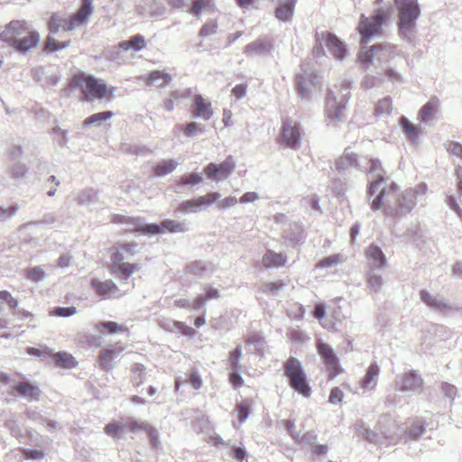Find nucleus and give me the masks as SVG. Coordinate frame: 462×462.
<instances>
[{
    "instance_id": "nucleus-44",
    "label": "nucleus",
    "mask_w": 462,
    "mask_h": 462,
    "mask_svg": "<svg viewBox=\"0 0 462 462\" xmlns=\"http://www.w3.org/2000/svg\"><path fill=\"white\" fill-rule=\"evenodd\" d=\"M302 227L299 225H295L294 228H289L283 230L282 236L284 239L290 241L292 244L299 243L302 238Z\"/></svg>"
},
{
    "instance_id": "nucleus-26",
    "label": "nucleus",
    "mask_w": 462,
    "mask_h": 462,
    "mask_svg": "<svg viewBox=\"0 0 462 462\" xmlns=\"http://www.w3.org/2000/svg\"><path fill=\"white\" fill-rule=\"evenodd\" d=\"M194 108L193 113L197 117H200L204 120H208L213 116V110L210 102L205 100V98L196 94L193 97Z\"/></svg>"
},
{
    "instance_id": "nucleus-61",
    "label": "nucleus",
    "mask_w": 462,
    "mask_h": 462,
    "mask_svg": "<svg viewBox=\"0 0 462 462\" xmlns=\"http://www.w3.org/2000/svg\"><path fill=\"white\" fill-rule=\"evenodd\" d=\"M217 24L216 22L206 23L199 31L200 37H207L217 32Z\"/></svg>"
},
{
    "instance_id": "nucleus-27",
    "label": "nucleus",
    "mask_w": 462,
    "mask_h": 462,
    "mask_svg": "<svg viewBox=\"0 0 462 462\" xmlns=\"http://www.w3.org/2000/svg\"><path fill=\"white\" fill-rule=\"evenodd\" d=\"M380 374V366L376 362H372L368 366L365 374L360 382V387L363 390H374L377 384V379Z\"/></svg>"
},
{
    "instance_id": "nucleus-60",
    "label": "nucleus",
    "mask_w": 462,
    "mask_h": 462,
    "mask_svg": "<svg viewBox=\"0 0 462 462\" xmlns=\"http://www.w3.org/2000/svg\"><path fill=\"white\" fill-rule=\"evenodd\" d=\"M76 311L75 307H57L53 309L51 313L55 316L68 318L74 315Z\"/></svg>"
},
{
    "instance_id": "nucleus-18",
    "label": "nucleus",
    "mask_w": 462,
    "mask_h": 462,
    "mask_svg": "<svg viewBox=\"0 0 462 462\" xmlns=\"http://www.w3.org/2000/svg\"><path fill=\"white\" fill-rule=\"evenodd\" d=\"M365 256L368 262V270L383 271L386 268V256L377 245L371 244L365 251Z\"/></svg>"
},
{
    "instance_id": "nucleus-56",
    "label": "nucleus",
    "mask_w": 462,
    "mask_h": 462,
    "mask_svg": "<svg viewBox=\"0 0 462 462\" xmlns=\"http://www.w3.org/2000/svg\"><path fill=\"white\" fill-rule=\"evenodd\" d=\"M246 342L248 345L254 346L259 351L263 349L265 344L264 338L257 333L250 335L246 338Z\"/></svg>"
},
{
    "instance_id": "nucleus-36",
    "label": "nucleus",
    "mask_w": 462,
    "mask_h": 462,
    "mask_svg": "<svg viewBox=\"0 0 462 462\" xmlns=\"http://www.w3.org/2000/svg\"><path fill=\"white\" fill-rule=\"evenodd\" d=\"M420 295L421 300L432 310L444 311L448 309L446 302L442 299L431 295L425 290L420 291Z\"/></svg>"
},
{
    "instance_id": "nucleus-52",
    "label": "nucleus",
    "mask_w": 462,
    "mask_h": 462,
    "mask_svg": "<svg viewBox=\"0 0 462 462\" xmlns=\"http://www.w3.org/2000/svg\"><path fill=\"white\" fill-rule=\"evenodd\" d=\"M383 82V79L380 77H375L373 75H365L361 82L362 88L365 89H370L374 87L381 85Z\"/></svg>"
},
{
    "instance_id": "nucleus-28",
    "label": "nucleus",
    "mask_w": 462,
    "mask_h": 462,
    "mask_svg": "<svg viewBox=\"0 0 462 462\" xmlns=\"http://www.w3.org/2000/svg\"><path fill=\"white\" fill-rule=\"evenodd\" d=\"M48 27L51 34H56L60 29H62L65 32H69L76 28L75 25H72V19H67L61 15L57 14H53L49 22Z\"/></svg>"
},
{
    "instance_id": "nucleus-62",
    "label": "nucleus",
    "mask_w": 462,
    "mask_h": 462,
    "mask_svg": "<svg viewBox=\"0 0 462 462\" xmlns=\"http://www.w3.org/2000/svg\"><path fill=\"white\" fill-rule=\"evenodd\" d=\"M117 247L123 252V254L128 258L135 254L137 244L134 242L122 243Z\"/></svg>"
},
{
    "instance_id": "nucleus-6",
    "label": "nucleus",
    "mask_w": 462,
    "mask_h": 462,
    "mask_svg": "<svg viewBox=\"0 0 462 462\" xmlns=\"http://www.w3.org/2000/svg\"><path fill=\"white\" fill-rule=\"evenodd\" d=\"M356 433L369 442L379 446L384 444H396L401 439V435L396 433V424L389 417H383L378 422L380 432L372 430L360 421L355 424Z\"/></svg>"
},
{
    "instance_id": "nucleus-32",
    "label": "nucleus",
    "mask_w": 462,
    "mask_h": 462,
    "mask_svg": "<svg viewBox=\"0 0 462 462\" xmlns=\"http://www.w3.org/2000/svg\"><path fill=\"white\" fill-rule=\"evenodd\" d=\"M121 349L116 347H107L99 352V362L101 369L110 371L113 368L112 361L119 356Z\"/></svg>"
},
{
    "instance_id": "nucleus-22",
    "label": "nucleus",
    "mask_w": 462,
    "mask_h": 462,
    "mask_svg": "<svg viewBox=\"0 0 462 462\" xmlns=\"http://www.w3.org/2000/svg\"><path fill=\"white\" fill-rule=\"evenodd\" d=\"M91 287L102 300L114 297L119 291L117 285L112 280L102 282L97 279H93L91 281Z\"/></svg>"
},
{
    "instance_id": "nucleus-16",
    "label": "nucleus",
    "mask_w": 462,
    "mask_h": 462,
    "mask_svg": "<svg viewBox=\"0 0 462 462\" xmlns=\"http://www.w3.org/2000/svg\"><path fill=\"white\" fill-rule=\"evenodd\" d=\"M235 162L232 156H228L219 164L209 163L205 168V173L209 179L221 180L228 178L235 169Z\"/></svg>"
},
{
    "instance_id": "nucleus-29",
    "label": "nucleus",
    "mask_w": 462,
    "mask_h": 462,
    "mask_svg": "<svg viewBox=\"0 0 462 462\" xmlns=\"http://www.w3.org/2000/svg\"><path fill=\"white\" fill-rule=\"evenodd\" d=\"M147 46V42L142 34H135L127 41L118 42L117 48L124 51H132L134 52L141 51Z\"/></svg>"
},
{
    "instance_id": "nucleus-33",
    "label": "nucleus",
    "mask_w": 462,
    "mask_h": 462,
    "mask_svg": "<svg viewBox=\"0 0 462 462\" xmlns=\"http://www.w3.org/2000/svg\"><path fill=\"white\" fill-rule=\"evenodd\" d=\"M160 229L156 234H162L165 232L169 233H185L189 230L188 224L186 222H179L172 219H164L158 224Z\"/></svg>"
},
{
    "instance_id": "nucleus-8",
    "label": "nucleus",
    "mask_w": 462,
    "mask_h": 462,
    "mask_svg": "<svg viewBox=\"0 0 462 462\" xmlns=\"http://www.w3.org/2000/svg\"><path fill=\"white\" fill-rule=\"evenodd\" d=\"M284 375L288 378L291 389L304 397H309L311 393L307 375L302 364L296 357L291 356L283 364Z\"/></svg>"
},
{
    "instance_id": "nucleus-24",
    "label": "nucleus",
    "mask_w": 462,
    "mask_h": 462,
    "mask_svg": "<svg viewBox=\"0 0 462 462\" xmlns=\"http://www.w3.org/2000/svg\"><path fill=\"white\" fill-rule=\"evenodd\" d=\"M41 390L38 386L31 383L30 382L17 383L13 391V395L23 396L29 401H38L41 396Z\"/></svg>"
},
{
    "instance_id": "nucleus-7",
    "label": "nucleus",
    "mask_w": 462,
    "mask_h": 462,
    "mask_svg": "<svg viewBox=\"0 0 462 462\" xmlns=\"http://www.w3.org/2000/svg\"><path fill=\"white\" fill-rule=\"evenodd\" d=\"M70 86L81 89L85 100L90 97L101 99L107 96H112L114 91L107 88L103 79H98L94 76H87L85 73H79L73 76Z\"/></svg>"
},
{
    "instance_id": "nucleus-45",
    "label": "nucleus",
    "mask_w": 462,
    "mask_h": 462,
    "mask_svg": "<svg viewBox=\"0 0 462 462\" xmlns=\"http://www.w3.org/2000/svg\"><path fill=\"white\" fill-rule=\"evenodd\" d=\"M425 432L423 422L419 420H414L408 428L407 436L412 439H418Z\"/></svg>"
},
{
    "instance_id": "nucleus-50",
    "label": "nucleus",
    "mask_w": 462,
    "mask_h": 462,
    "mask_svg": "<svg viewBox=\"0 0 462 462\" xmlns=\"http://www.w3.org/2000/svg\"><path fill=\"white\" fill-rule=\"evenodd\" d=\"M20 206L17 203H14L6 208L0 206V222L10 220L14 216H15Z\"/></svg>"
},
{
    "instance_id": "nucleus-25",
    "label": "nucleus",
    "mask_w": 462,
    "mask_h": 462,
    "mask_svg": "<svg viewBox=\"0 0 462 462\" xmlns=\"http://www.w3.org/2000/svg\"><path fill=\"white\" fill-rule=\"evenodd\" d=\"M288 257L282 253H276L273 250L268 249L263 254L262 263L265 268L278 269L286 264Z\"/></svg>"
},
{
    "instance_id": "nucleus-5",
    "label": "nucleus",
    "mask_w": 462,
    "mask_h": 462,
    "mask_svg": "<svg viewBox=\"0 0 462 462\" xmlns=\"http://www.w3.org/2000/svg\"><path fill=\"white\" fill-rule=\"evenodd\" d=\"M426 191V184L420 183L413 189H405L400 196L396 197L393 202L387 199L389 196H386L383 204L385 214L399 217L406 216L414 208L420 197L425 195Z\"/></svg>"
},
{
    "instance_id": "nucleus-46",
    "label": "nucleus",
    "mask_w": 462,
    "mask_h": 462,
    "mask_svg": "<svg viewBox=\"0 0 462 462\" xmlns=\"http://www.w3.org/2000/svg\"><path fill=\"white\" fill-rule=\"evenodd\" d=\"M393 110L392 99L389 97H385L380 99L375 106L376 116H387L390 115Z\"/></svg>"
},
{
    "instance_id": "nucleus-35",
    "label": "nucleus",
    "mask_w": 462,
    "mask_h": 462,
    "mask_svg": "<svg viewBox=\"0 0 462 462\" xmlns=\"http://www.w3.org/2000/svg\"><path fill=\"white\" fill-rule=\"evenodd\" d=\"M172 78L170 74L161 70H152L144 79L147 85L163 88L171 81Z\"/></svg>"
},
{
    "instance_id": "nucleus-17",
    "label": "nucleus",
    "mask_w": 462,
    "mask_h": 462,
    "mask_svg": "<svg viewBox=\"0 0 462 462\" xmlns=\"http://www.w3.org/2000/svg\"><path fill=\"white\" fill-rule=\"evenodd\" d=\"M316 78L310 73H299L295 77V88L299 97L307 102L310 99L311 93L315 88L314 79Z\"/></svg>"
},
{
    "instance_id": "nucleus-53",
    "label": "nucleus",
    "mask_w": 462,
    "mask_h": 462,
    "mask_svg": "<svg viewBox=\"0 0 462 462\" xmlns=\"http://www.w3.org/2000/svg\"><path fill=\"white\" fill-rule=\"evenodd\" d=\"M286 286L282 281L274 282H266L262 285V291L263 293H271L274 295L278 291L282 290Z\"/></svg>"
},
{
    "instance_id": "nucleus-64",
    "label": "nucleus",
    "mask_w": 462,
    "mask_h": 462,
    "mask_svg": "<svg viewBox=\"0 0 462 462\" xmlns=\"http://www.w3.org/2000/svg\"><path fill=\"white\" fill-rule=\"evenodd\" d=\"M27 171V167L24 164L19 162L14 163L10 170L12 177L16 179L23 178L26 174Z\"/></svg>"
},
{
    "instance_id": "nucleus-51",
    "label": "nucleus",
    "mask_w": 462,
    "mask_h": 462,
    "mask_svg": "<svg viewBox=\"0 0 462 462\" xmlns=\"http://www.w3.org/2000/svg\"><path fill=\"white\" fill-rule=\"evenodd\" d=\"M242 352L243 350L240 345L236 346V348L230 352L228 360L232 369H241L239 361L242 358Z\"/></svg>"
},
{
    "instance_id": "nucleus-11",
    "label": "nucleus",
    "mask_w": 462,
    "mask_h": 462,
    "mask_svg": "<svg viewBox=\"0 0 462 462\" xmlns=\"http://www.w3.org/2000/svg\"><path fill=\"white\" fill-rule=\"evenodd\" d=\"M362 158L351 151L350 147L344 150L343 154L336 162V171L341 175L349 174L353 170L363 171L365 165Z\"/></svg>"
},
{
    "instance_id": "nucleus-63",
    "label": "nucleus",
    "mask_w": 462,
    "mask_h": 462,
    "mask_svg": "<svg viewBox=\"0 0 462 462\" xmlns=\"http://www.w3.org/2000/svg\"><path fill=\"white\" fill-rule=\"evenodd\" d=\"M236 410L240 422H245L250 414V405L246 402H242Z\"/></svg>"
},
{
    "instance_id": "nucleus-34",
    "label": "nucleus",
    "mask_w": 462,
    "mask_h": 462,
    "mask_svg": "<svg viewBox=\"0 0 462 462\" xmlns=\"http://www.w3.org/2000/svg\"><path fill=\"white\" fill-rule=\"evenodd\" d=\"M140 265L137 263H123L115 267H109V271L116 274L117 278L123 281H127L128 278L137 270Z\"/></svg>"
},
{
    "instance_id": "nucleus-9",
    "label": "nucleus",
    "mask_w": 462,
    "mask_h": 462,
    "mask_svg": "<svg viewBox=\"0 0 462 462\" xmlns=\"http://www.w3.org/2000/svg\"><path fill=\"white\" fill-rule=\"evenodd\" d=\"M397 47L389 43L375 44L369 49L364 46L358 60L365 69H368L374 61L379 64L387 63L397 55Z\"/></svg>"
},
{
    "instance_id": "nucleus-15",
    "label": "nucleus",
    "mask_w": 462,
    "mask_h": 462,
    "mask_svg": "<svg viewBox=\"0 0 462 462\" xmlns=\"http://www.w3.org/2000/svg\"><path fill=\"white\" fill-rule=\"evenodd\" d=\"M273 50V41L270 37H259L246 44L244 53L247 57L270 55Z\"/></svg>"
},
{
    "instance_id": "nucleus-19",
    "label": "nucleus",
    "mask_w": 462,
    "mask_h": 462,
    "mask_svg": "<svg viewBox=\"0 0 462 462\" xmlns=\"http://www.w3.org/2000/svg\"><path fill=\"white\" fill-rule=\"evenodd\" d=\"M322 40L329 53L337 60H342L346 55V49L336 34L332 32H321Z\"/></svg>"
},
{
    "instance_id": "nucleus-12",
    "label": "nucleus",
    "mask_w": 462,
    "mask_h": 462,
    "mask_svg": "<svg viewBox=\"0 0 462 462\" xmlns=\"http://www.w3.org/2000/svg\"><path fill=\"white\" fill-rule=\"evenodd\" d=\"M281 139L288 147L293 150L299 149L301 140L300 124L291 118L283 119Z\"/></svg>"
},
{
    "instance_id": "nucleus-2",
    "label": "nucleus",
    "mask_w": 462,
    "mask_h": 462,
    "mask_svg": "<svg viewBox=\"0 0 462 462\" xmlns=\"http://www.w3.org/2000/svg\"><path fill=\"white\" fill-rule=\"evenodd\" d=\"M0 41L13 47L18 53L26 54L38 46L40 34L26 21L13 20L0 32Z\"/></svg>"
},
{
    "instance_id": "nucleus-40",
    "label": "nucleus",
    "mask_w": 462,
    "mask_h": 462,
    "mask_svg": "<svg viewBox=\"0 0 462 462\" xmlns=\"http://www.w3.org/2000/svg\"><path fill=\"white\" fill-rule=\"evenodd\" d=\"M113 116H114V113L109 110L98 112V113L93 114L92 116L87 117L84 120L83 124H84V126H86V127H88L91 125L100 126V125H102V124L105 121L109 120Z\"/></svg>"
},
{
    "instance_id": "nucleus-39",
    "label": "nucleus",
    "mask_w": 462,
    "mask_h": 462,
    "mask_svg": "<svg viewBox=\"0 0 462 462\" xmlns=\"http://www.w3.org/2000/svg\"><path fill=\"white\" fill-rule=\"evenodd\" d=\"M401 126L408 139L411 143H416L419 140L420 127L413 125L408 118L404 116L401 118Z\"/></svg>"
},
{
    "instance_id": "nucleus-57",
    "label": "nucleus",
    "mask_w": 462,
    "mask_h": 462,
    "mask_svg": "<svg viewBox=\"0 0 462 462\" xmlns=\"http://www.w3.org/2000/svg\"><path fill=\"white\" fill-rule=\"evenodd\" d=\"M54 140L57 142L58 145L61 148L66 147L68 143L67 131L55 127L53 128Z\"/></svg>"
},
{
    "instance_id": "nucleus-13",
    "label": "nucleus",
    "mask_w": 462,
    "mask_h": 462,
    "mask_svg": "<svg viewBox=\"0 0 462 462\" xmlns=\"http://www.w3.org/2000/svg\"><path fill=\"white\" fill-rule=\"evenodd\" d=\"M220 198L218 192H210L207 195L198 197L193 199H188L182 201L179 206L177 210L180 212L187 213L192 212L197 213L200 210L209 207L211 204L216 202Z\"/></svg>"
},
{
    "instance_id": "nucleus-41",
    "label": "nucleus",
    "mask_w": 462,
    "mask_h": 462,
    "mask_svg": "<svg viewBox=\"0 0 462 462\" xmlns=\"http://www.w3.org/2000/svg\"><path fill=\"white\" fill-rule=\"evenodd\" d=\"M97 192L93 189H86L81 190L76 199L78 205L89 206L97 202Z\"/></svg>"
},
{
    "instance_id": "nucleus-10",
    "label": "nucleus",
    "mask_w": 462,
    "mask_h": 462,
    "mask_svg": "<svg viewBox=\"0 0 462 462\" xmlns=\"http://www.w3.org/2000/svg\"><path fill=\"white\" fill-rule=\"evenodd\" d=\"M389 9L378 8L372 17L362 14L357 30L362 37V42H369L373 37L381 34L382 25L390 18Z\"/></svg>"
},
{
    "instance_id": "nucleus-38",
    "label": "nucleus",
    "mask_w": 462,
    "mask_h": 462,
    "mask_svg": "<svg viewBox=\"0 0 462 462\" xmlns=\"http://www.w3.org/2000/svg\"><path fill=\"white\" fill-rule=\"evenodd\" d=\"M375 270H368L366 273V283L370 293L379 292L383 287V280L381 274Z\"/></svg>"
},
{
    "instance_id": "nucleus-54",
    "label": "nucleus",
    "mask_w": 462,
    "mask_h": 462,
    "mask_svg": "<svg viewBox=\"0 0 462 462\" xmlns=\"http://www.w3.org/2000/svg\"><path fill=\"white\" fill-rule=\"evenodd\" d=\"M171 323L173 328L177 329L180 334L184 336L193 337L195 335L194 329L191 327L186 325L184 322L171 320Z\"/></svg>"
},
{
    "instance_id": "nucleus-3",
    "label": "nucleus",
    "mask_w": 462,
    "mask_h": 462,
    "mask_svg": "<svg viewBox=\"0 0 462 462\" xmlns=\"http://www.w3.org/2000/svg\"><path fill=\"white\" fill-rule=\"evenodd\" d=\"M350 89L351 82L342 79L328 90L326 113L330 123L346 120V105L350 97Z\"/></svg>"
},
{
    "instance_id": "nucleus-30",
    "label": "nucleus",
    "mask_w": 462,
    "mask_h": 462,
    "mask_svg": "<svg viewBox=\"0 0 462 462\" xmlns=\"http://www.w3.org/2000/svg\"><path fill=\"white\" fill-rule=\"evenodd\" d=\"M93 13L92 0H81L79 9L71 16L72 25L76 27L86 23Z\"/></svg>"
},
{
    "instance_id": "nucleus-14",
    "label": "nucleus",
    "mask_w": 462,
    "mask_h": 462,
    "mask_svg": "<svg viewBox=\"0 0 462 462\" xmlns=\"http://www.w3.org/2000/svg\"><path fill=\"white\" fill-rule=\"evenodd\" d=\"M316 347L323 362L329 369L330 376L336 377L340 373L339 359L334 349L321 339L316 341Z\"/></svg>"
},
{
    "instance_id": "nucleus-48",
    "label": "nucleus",
    "mask_w": 462,
    "mask_h": 462,
    "mask_svg": "<svg viewBox=\"0 0 462 462\" xmlns=\"http://www.w3.org/2000/svg\"><path fill=\"white\" fill-rule=\"evenodd\" d=\"M208 263L204 261H194L187 265V271L194 275H200L208 271Z\"/></svg>"
},
{
    "instance_id": "nucleus-42",
    "label": "nucleus",
    "mask_w": 462,
    "mask_h": 462,
    "mask_svg": "<svg viewBox=\"0 0 462 462\" xmlns=\"http://www.w3.org/2000/svg\"><path fill=\"white\" fill-rule=\"evenodd\" d=\"M179 162L173 159L162 160L154 168V173L159 177H163L172 172Z\"/></svg>"
},
{
    "instance_id": "nucleus-49",
    "label": "nucleus",
    "mask_w": 462,
    "mask_h": 462,
    "mask_svg": "<svg viewBox=\"0 0 462 462\" xmlns=\"http://www.w3.org/2000/svg\"><path fill=\"white\" fill-rule=\"evenodd\" d=\"M26 277L34 282H39L44 280L45 272L41 266H34L26 270Z\"/></svg>"
},
{
    "instance_id": "nucleus-20",
    "label": "nucleus",
    "mask_w": 462,
    "mask_h": 462,
    "mask_svg": "<svg viewBox=\"0 0 462 462\" xmlns=\"http://www.w3.org/2000/svg\"><path fill=\"white\" fill-rule=\"evenodd\" d=\"M126 230L142 234L156 235L160 227L157 223L148 224L141 217H128L125 222Z\"/></svg>"
},
{
    "instance_id": "nucleus-55",
    "label": "nucleus",
    "mask_w": 462,
    "mask_h": 462,
    "mask_svg": "<svg viewBox=\"0 0 462 462\" xmlns=\"http://www.w3.org/2000/svg\"><path fill=\"white\" fill-rule=\"evenodd\" d=\"M208 5V0H194L189 12L195 17H199L201 15L202 10Z\"/></svg>"
},
{
    "instance_id": "nucleus-59",
    "label": "nucleus",
    "mask_w": 462,
    "mask_h": 462,
    "mask_svg": "<svg viewBox=\"0 0 462 462\" xmlns=\"http://www.w3.org/2000/svg\"><path fill=\"white\" fill-rule=\"evenodd\" d=\"M23 455L25 459L41 460L44 457V453L40 449L23 448Z\"/></svg>"
},
{
    "instance_id": "nucleus-1",
    "label": "nucleus",
    "mask_w": 462,
    "mask_h": 462,
    "mask_svg": "<svg viewBox=\"0 0 462 462\" xmlns=\"http://www.w3.org/2000/svg\"><path fill=\"white\" fill-rule=\"evenodd\" d=\"M362 162L365 165V167H363L362 171L376 173L375 180L367 185L366 189L368 199H372L370 208L373 211H376L383 208L384 198L392 193H395L398 186L383 176L384 171L378 159L363 157Z\"/></svg>"
},
{
    "instance_id": "nucleus-23",
    "label": "nucleus",
    "mask_w": 462,
    "mask_h": 462,
    "mask_svg": "<svg viewBox=\"0 0 462 462\" xmlns=\"http://www.w3.org/2000/svg\"><path fill=\"white\" fill-rule=\"evenodd\" d=\"M423 379L414 370L404 374L402 378L400 390L402 392H420L422 389Z\"/></svg>"
},
{
    "instance_id": "nucleus-4",
    "label": "nucleus",
    "mask_w": 462,
    "mask_h": 462,
    "mask_svg": "<svg viewBox=\"0 0 462 462\" xmlns=\"http://www.w3.org/2000/svg\"><path fill=\"white\" fill-rule=\"evenodd\" d=\"M398 12L397 28L399 36L412 42L416 32L417 20L420 15L418 0H394Z\"/></svg>"
},
{
    "instance_id": "nucleus-37",
    "label": "nucleus",
    "mask_w": 462,
    "mask_h": 462,
    "mask_svg": "<svg viewBox=\"0 0 462 462\" xmlns=\"http://www.w3.org/2000/svg\"><path fill=\"white\" fill-rule=\"evenodd\" d=\"M203 180V175L199 172H191L182 175L176 180L175 192H180V189L186 185L196 186Z\"/></svg>"
},
{
    "instance_id": "nucleus-21",
    "label": "nucleus",
    "mask_w": 462,
    "mask_h": 462,
    "mask_svg": "<svg viewBox=\"0 0 462 462\" xmlns=\"http://www.w3.org/2000/svg\"><path fill=\"white\" fill-rule=\"evenodd\" d=\"M440 101L438 97H431L425 105L421 106L418 113V119L429 124L439 119Z\"/></svg>"
},
{
    "instance_id": "nucleus-58",
    "label": "nucleus",
    "mask_w": 462,
    "mask_h": 462,
    "mask_svg": "<svg viewBox=\"0 0 462 462\" xmlns=\"http://www.w3.org/2000/svg\"><path fill=\"white\" fill-rule=\"evenodd\" d=\"M339 262V255L332 254L319 261L317 266L319 268H331L337 265Z\"/></svg>"
},
{
    "instance_id": "nucleus-47",
    "label": "nucleus",
    "mask_w": 462,
    "mask_h": 462,
    "mask_svg": "<svg viewBox=\"0 0 462 462\" xmlns=\"http://www.w3.org/2000/svg\"><path fill=\"white\" fill-rule=\"evenodd\" d=\"M55 362L58 365L63 367H74L76 365V361L71 355L61 352L56 354Z\"/></svg>"
},
{
    "instance_id": "nucleus-43",
    "label": "nucleus",
    "mask_w": 462,
    "mask_h": 462,
    "mask_svg": "<svg viewBox=\"0 0 462 462\" xmlns=\"http://www.w3.org/2000/svg\"><path fill=\"white\" fill-rule=\"evenodd\" d=\"M70 41L59 42L51 35H49L44 42V51H59L62 49L69 47Z\"/></svg>"
},
{
    "instance_id": "nucleus-31",
    "label": "nucleus",
    "mask_w": 462,
    "mask_h": 462,
    "mask_svg": "<svg viewBox=\"0 0 462 462\" xmlns=\"http://www.w3.org/2000/svg\"><path fill=\"white\" fill-rule=\"evenodd\" d=\"M25 416L32 422L43 426L47 430L51 432L55 431L59 428V423L57 421L49 420L36 410H26Z\"/></svg>"
}]
</instances>
